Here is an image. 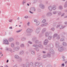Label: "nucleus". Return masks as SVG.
I'll list each match as a JSON object with an SVG mask.
<instances>
[{
    "label": "nucleus",
    "instance_id": "nucleus-38",
    "mask_svg": "<svg viewBox=\"0 0 67 67\" xmlns=\"http://www.w3.org/2000/svg\"><path fill=\"white\" fill-rule=\"evenodd\" d=\"M37 2V0H34L33 1L34 3H36Z\"/></svg>",
    "mask_w": 67,
    "mask_h": 67
},
{
    "label": "nucleus",
    "instance_id": "nucleus-44",
    "mask_svg": "<svg viewBox=\"0 0 67 67\" xmlns=\"http://www.w3.org/2000/svg\"><path fill=\"white\" fill-rule=\"evenodd\" d=\"M30 65H31V66H33V63L32 62H31L30 63Z\"/></svg>",
    "mask_w": 67,
    "mask_h": 67
},
{
    "label": "nucleus",
    "instance_id": "nucleus-42",
    "mask_svg": "<svg viewBox=\"0 0 67 67\" xmlns=\"http://www.w3.org/2000/svg\"><path fill=\"white\" fill-rule=\"evenodd\" d=\"M62 14V13L61 12H59L58 14L59 15H60Z\"/></svg>",
    "mask_w": 67,
    "mask_h": 67
},
{
    "label": "nucleus",
    "instance_id": "nucleus-33",
    "mask_svg": "<svg viewBox=\"0 0 67 67\" xmlns=\"http://www.w3.org/2000/svg\"><path fill=\"white\" fill-rule=\"evenodd\" d=\"M59 9L60 10H62L63 9V7L62 6H60L59 7Z\"/></svg>",
    "mask_w": 67,
    "mask_h": 67
},
{
    "label": "nucleus",
    "instance_id": "nucleus-17",
    "mask_svg": "<svg viewBox=\"0 0 67 67\" xmlns=\"http://www.w3.org/2000/svg\"><path fill=\"white\" fill-rule=\"evenodd\" d=\"M48 9L50 11H52V10H53V8H52V6H50L49 7Z\"/></svg>",
    "mask_w": 67,
    "mask_h": 67
},
{
    "label": "nucleus",
    "instance_id": "nucleus-26",
    "mask_svg": "<svg viewBox=\"0 0 67 67\" xmlns=\"http://www.w3.org/2000/svg\"><path fill=\"white\" fill-rule=\"evenodd\" d=\"M13 41V38H10L9 39V42H11Z\"/></svg>",
    "mask_w": 67,
    "mask_h": 67
},
{
    "label": "nucleus",
    "instance_id": "nucleus-39",
    "mask_svg": "<svg viewBox=\"0 0 67 67\" xmlns=\"http://www.w3.org/2000/svg\"><path fill=\"white\" fill-rule=\"evenodd\" d=\"M64 40L63 38H61L60 39V41H61V42H64Z\"/></svg>",
    "mask_w": 67,
    "mask_h": 67
},
{
    "label": "nucleus",
    "instance_id": "nucleus-4",
    "mask_svg": "<svg viewBox=\"0 0 67 67\" xmlns=\"http://www.w3.org/2000/svg\"><path fill=\"white\" fill-rule=\"evenodd\" d=\"M26 31L27 33H32V32L33 31V30L32 29H28Z\"/></svg>",
    "mask_w": 67,
    "mask_h": 67
},
{
    "label": "nucleus",
    "instance_id": "nucleus-49",
    "mask_svg": "<svg viewBox=\"0 0 67 67\" xmlns=\"http://www.w3.org/2000/svg\"><path fill=\"white\" fill-rule=\"evenodd\" d=\"M28 43L30 44H33V43L32 42H30V41H29L28 42Z\"/></svg>",
    "mask_w": 67,
    "mask_h": 67
},
{
    "label": "nucleus",
    "instance_id": "nucleus-31",
    "mask_svg": "<svg viewBox=\"0 0 67 67\" xmlns=\"http://www.w3.org/2000/svg\"><path fill=\"white\" fill-rule=\"evenodd\" d=\"M33 47H35L36 48H38V45H36L35 44H34L32 45Z\"/></svg>",
    "mask_w": 67,
    "mask_h": 67
},
{
    "label": "nucleus",
    "instance_id": "nucleus-35",
    "mask_svg": "<svg viewBox=\"0 0 67 67\" xmlns=\"http://www.w3.org/2000/svg\"><path fill=\"white\" fill-rule=\"evenodd\" d=\"M64 7L65 8H66L67 7V1L65 2V5Z\"/></svg>",
    "mask_w": 67,
    "mask_h": 67
},
{
    "label": "nucleus",
    "instance_id": "nucleus-40",
    "mask_svg": "<svg viewBox=\"0 0 67 67\" xmlns=\"http://www.w3.org/2000/svg\"><path fill=\"white\" fill-rule=\"evenodd\" d=\"M11 46L12 47H14V44L13 43H12L11 44Z\"/></svg>",
    "mask_w": 67,
    "mask_h": 67
},
{
    "label": "nucleus",
    "instance_id": "nucleus-48",
    "mask_svg": "<svg viewBox=\"0 0 67 67\" xmlns=\"http://www.w3.org/2000/svg\"><path fill=\"white\" fill-rule=\"evenodd\" d=\"M16 45H19V44H20V43H19V42H17L16 43Z\"/></svg>",
    "mask_w": 67,
    "mask_h": 67
},
{
    "label": "nucleus",
    "instance_id": "nucleus-15",
    "mask_svg": "<svg viewBox=\"0 0 67 67\" xmlns=\"http://www.w3.org/2000/svg\"><path fill=\"white\" fill-rule=\"evenodd\" d=\"M19 49L20 47H15L14 48V50L16 51H18V50H19Z\"/></svg>",
    "mask_w": 67,
    "mask_h": 67
},
{
    "label": "nucleus",
    "instance_id": "nucleus-58",
    "mask_svg": "<svg viewBox=\"0 0 67 67\" xmlns=\"http://www.w3.org/2000/svg\"><path fill=\"white\" fill-rule=\"evenodd\" d=\"M46 4H48V1H46Z\"/></svg>",
    "mask_w": 67,
    "mask_h": 67
},
{
    "label": "nucleus",
    "instance_id": "nucleus-46",
    "mask_svg": "<svg viewBox=\"0 0 67 67\" xmlns=\"http://www.w3.org/2000/svg\"><path fill=\"white\" fill-rule=\"evenodd\" d=\"M47 57V55H43V58H46Z\"/></svg>",
    "mask_w": 67,
    "mask_h": 67
},
{
    "label": "nucleus",
    "instance_id": "nucleus-23",
    "mask_svg": "<svg viewBox=\"0 0 67 67\" xmlns=\"http://www.w3.org/2000/svg\"><path fill=\"white\" fill-rule=\"evenodd\" d=\"M32 41L33 42L35 41H36V37H34L32 38Z\"/></svg>",
    "mask_w": 67,
    "mask_h": 67
},
{
    "label": "nucleus",
    "instance_id": "nucleus-62",
    "mask_svg": "<svg viewBox=\"0 0 67 67\" xmlns=\"http://www.w3.org/2000/svg\"><path fill=\"white\" fill-rule=\"evenodd\" d=\"M44 26V25L43 24H42L41 25V26Z\"/></svg>",
    "mask_w": 67,
    "mask_h": 67
},
{
    "label": "nucleus",
    "instance_id": "nucleus-21",
    "mask_svg": "<svg viewBox=\"0 0 67 67\" xmlns=\"http://www.w3.org/2000/svg\"><path fill=\"white\" fill-rule=\"evenodd\" d=\"M47 56L48 57H49V58H50V57H51V53H48V54H47Z\"/></svg>",
    "mask_w": 67,
    "mask_h": 67
},
{
    "label": "nucleus",
    "instance_id": "nucleus-9",
    "mask_svg": "<svg viewBox=\"0 0 67 67\" xmlns=\"http://www.w3.org/2000/svg\"><path fill=\"white\" fill-rule=\"evenodd\" d=\"M58 51L59 52H62L63 49V47H62L59 46L58 49Z\"/></svg>",
    "mask_w": 67,
    "mask_h": 67
},
{
    "label": "nucleus",
    "instance_id": "nucleus-63",
    "mask_svg": "<svg viewBox=\"0 0 67 67\" xmlns=\"http://www.w3.org/2000/svg\"><path fill=\"white\" fill-rule=\"evenodd\" d=\"M23 67H25V64H24L23 65Z\"/></svg>",
    "mask_w": 67,
    "mask_h": 67
},
{
    "label": "nucleus",
    "instance_id": "nucleus-51",
    "mask_svg": "<svg viewBox=\"0 0 67 67\" xmlns=\"http://www.w3.org/2000/svg\"><path fill=\"white\" fill-rule=\"evenodd\" d=\"M48 39L49 40H51L52 39V36H49Z\"/></svg>",
    "mask_w": 67,
    "mask_h": 67
},
{
    "label": "nucleus",
    "instance_id": "nucleus-41",
    "mask_svg": "<svg viewBox=\"0 0 67 67\" xmlns=\"http://www.w3.org/2000/svg\"><path fill=\"white\" fill-rule=\"evenodd\" d=\"M46 22V19H44L42 21V22L43 23H45Z\"/></svg>",
    "mask_w": 67,
    "mask_h": 67
},
{
    "label": "nucleus",
    "instance_id": "nucleus-32",
    "mask_svg": "<svg viewBox=\"0 0 67 67\" xmlns=\"http://www.w3.org/2000/svg\"><path fill=\"white\" fill-rule=\"evenodd\" d=\"M31 53L32 55H35V52L34 51H32L31 52Z\"/></svg>",
    "mask_w": 67,
    "mask_h": 67
},
{
    "label": "nucleus",
    "instance_id": "nucleus-11",
    "mask_svg": "<svg viewBox=\"0 0 67 67\" xmlns=\"http://www.w3.org/2000/svg\"><path fill=\"white\" fill-rule=\"evenodd\" d=\"M30 9L31 11H35V8L34 7H31Z\"/></svg>",
    "mask_w": 67,
    "mask_h": 67
},
{
    "label": "nucleus",
    "instance_id": "nucleus-53",
    "mask_svg": "<svg viewBox=\"0 0 67 67\" xmlns=\"http://www.w3.org/2000/svg\"><path fill=\"white\" fill-rule=\"evenodd\" d=\"M44 24V26H46V25H47V23H45Z\"/></svg>",
    "mask_w": 67,
    "mask_h": 67
},
{
    "label": "nucleus",
    "instance_id": "nucleus-22",
    "mask_svg": "<svg viewBox=\"0 0 67 67\" xmlns=\"http://www.w3.org/2000/svg\"><path fill=\"white\" fill-rule=\"evenodd\" d=\"M35 66H38V65H39L40 64V63L38 62H36L35 63Z\"/></svg>",
    "mask_w": 67,
    "mask_h": 67
},
{
    "label": "nucleus",
    "instance_id": "nucleus-36",
    "mask_svg": "<svg viewBox=\"0 0 67 67\" xmlns=\"http://www.w3.org/2000/svg\"><path fill=\"white\" fill-rule=\"evenodd\" d=\"M26 40V38L24 37H23L21 38V40L22 41H25Z\"/></svg>",
    "mask_w": 67,
    "mask_h": 67
},
{
    "label": "nucleus",
    "instance_id": "nucleus-50",
    "mask_svg": "<svg viewBox=\"0 0 67 67\" xmlns=\"http://www.w3.org/2000/svg\"><path fill=\"white\" fill-rule=\"evenodd\" d=\"M51 29V30H52V31H55V28H52Z\"/></svg>",
    "mask_w": 67,
    "mask_h": 67
},
{
    "label": "nucleus",
    "instance_id": "nucleus-30",
    "mask_svg": "<svg viewBox=\"0 0 67 67\" xmlns=\"http://www.w3.org/2000/svg\"><path fill=\"white\" fill-rule=\"evenodd\" d=\"M53 10H56V7L55 5H54L53 7Z\"/></svg>",
    "mask_w": 67,
    "mask_h": 67
},
{
    "label": "nucleus",
    "instance_id": "nucleus-59",
    "mask_svg": "<svg viewBox=\"0 0 67 67\" xmlns=\"http://www.w3.org/2000/svg\"><path fill=\"white\" fill-rule=\"evenodd\" d=\"M27 25H28V26H29V25H30V22H29L27 23Z\"/></svg>",
    "mask_w": 67,
    "mask_h": 67
},
{
    "label": "nucleus",
    "instance_id": "nucleus-1",
    "mask_svg": "<svg viewBox=\"0 0 67 67\" xmlns=\"http://www.w3.org/2000/svg\"><path fill=\"white\" fill-rule=\"evenodd\" d=\"M49 47H50V48L48 49V51H49L50 53L53 54L54 53V51L52 49V48L53 47V46L52 44H50L49 45Z\"/></svg>",
    "mask_w": 67,
    "mask_h": 67
},
{
    "label": "nucleus",
    "instance_id": "nucleus-37",
    "mask_svg": "<svg viewBox=\"0 0 67 67\" xmlns=\"http://www.w3.org/2000/svg\"><path fill=\"white\" fill-rule=\"evenodd\" d=\"M18 61L19 62H21L22 61V58H20L18 60Z\"/></svg>",
    "mask_w": 67,
    "mask_h": 67
},
{
    "label": "nucleus",
    "instance_id": "nucleus-3",
    "mask_svg": "<svg viewBox=\"0 0 67 67\" xmlns=\"http://www.w3.org/2000/svg\"><path fill=\"white\" fill-rule=\"evenodd\" d=\"M40 30H41V27H38L36 30V33L37 34L39 33H40Z\"/></svg>",
    "mask_w": 67,
    "mask_h": 67
},
{
    "label": "nucleus",
    "instance_id": "nucleus-6",
    "mask_svg": "<svg viewBox=\"0 0 67 67\" xmlns=\"http://www.w3.org/2000/svg\"><path fill=\"white\" fill-rule=\"evenodd\" d=\"M5 50H6V51H10L12 52V49L10 48H8L7 47H6Z\"/></svg>",
    "mask_w": 67,
    "mask_h": 67
},
{
    "label": "nucleus",
    "instance_id": "nucleus-29",
    "mask_svg": "<svg viewBox=\"0 0 67 67\" xmlns=\"http://www.w3.org/2000/svg\"><path fill=\"white\" fill-rule=\"evenodd\" d=\"M24 44H21L20 46V47H22V48H24Z\"/></svg>",
    "mask_w": 67,
    "mask_h": 67
},
{
    "label": "nucleus",
    "instance_id": "nucleus-60",
    "mask_svg": "<svg viewBox=\"0 0 67 67\" xmlns=\"http://www.w3.org/2000/svg\"><path fill=\"white\" fill-rule=\"evenodd\" d=\"M20 31H21V30H19L18 31H17L16 32H17V33H19V32H20Z\"/></svg>",
    "mask_w": 67,
    "mask_h": 67
},
{
    "label": "nucleus",
    "instance_id": "nucleus-13",
    "mask_svg": "<svg viewBox=\"0 0 67 67\" xmlns=\"http://www.w3.org/2000/svg\"><path fill=\"white\" fill-rule=\"evenodd\" d=\"M49 33L48 32H46L45 34V36L46 37H48V36H49Z\"/></svg>",
    "mask_w": 67,
    "mask_h": 67
},
{
    "label": "nucleus",
    "instance_id": "nucleus-34",
    "mask_svg": "<svg viewBox=\"0 0 67 67\" xmlns=\"http://www.w3.org/2000/svg\"><path fill=\"white\" fill-rule=\"evenodd\" d=\"M40 24V22L39 21H37L36 23V25L38 26V25Z\"/></svg>",
    "mask_w": 67,
    "mask_h": 67
},
{
    "label": "nucleus",
    "instance_id": "nucleus-19",
    "mask_svg": "<svg viewBox=\"0 0 67 67\" xmlns=\"http://www.w3.org/2000/svg\"><path fill=\"white\" fill-rule=\"evenodd\" d=\"M24 51L22 50L20 51L19 52V54H20V55H23L24 53Z\"/></svg>",
    "mask_w": 67,
    "mask_h": 67
},
{
    "label": "nucleus",
    "instance_id": "nucleus-24",
    "mask_svg": "<svg viewBox=\"0 0 67 67\" xmlns=\"http://www.w3.org/2000/svg\"><path fill=\"white\" fill-rule=\"evenodd\" d=\"M58 36V34H55L53 35V38H55V37H56Z\"/></svg>",
    "mask_w": 67,
    "mask_h": 67
},
{
    "label": "nucleus",
    "instance_id": "nucleus-43",
    "mask_svg": "<svg viewBox=\"0 0 67 67\" xmlns=\"http://www.w3.org/2000/svg\"><path fill=\"white\" fill-rule=\"evenodd\" d=\"M57 13V11H54L53 12V13L54 14H56Z\"/></svg>",
    "mask_w": 67,
    "mask_h": 67
},
{
    "label": "nucleus",
    "instance_id": "nucleus-64",
    "mask_svg": "<svg viewBox=\"0 0 67 67\" xmlns=\"http://www.w3.org/2000/svg\"><path fill=\"white\" fill-rule=\"evenodd\" d=\"M13 67H17V66H16V65H15L13 66Z\"/></svg>",
    "mask_w": 67,
    "mask_h": 67
},
{
    "label": "nucleus",
    "instance_id": "nucleus-18",
    "mask_svg": "<svg viewBox=\"0 0 67 67\" xmlns=\"http://www.w3.org/2000/svg\"><path fill=\"white\" fill-rule=\"evenodd\" d=\"M26 67H30V63L28 62H27L26 63Z\"/></svg>",
    "mask_w": 67,
    "mask_h": 67
},
{
    "label": "nucleus",
    "instance_id": "nucleus-12",
    "mask_svg": "<svg viewBox=\"0 0 67 67\" xmlns=\"http://www.w3.org/2000/svg\"><path fill=\"white\" fill-rule=\"evenodd\" d=\"M55 46L57 48H58L59 46V42H58L57 41L55 43Z\"/></svg>",
    "mask_w": 67,
    "mask_h": 67
},
{
    "label": "nucleus",
    "instance_id": "nucleus-2",
    "mask_svg": "<svg viewBox=\"0 0 67 67\" xmlns=\"http://www.w3.org/2000/svg\"><path fill=\"white\" fill-rule=\"evenodd\" d=\"M46 31V28H43L42 29L41 32V33L39 35V37H42L43 35H44V32H45Z\"/></svg>",
    "mask_w": 67,
    "mask_h": 67
},
{
    "label": "nucleus",
    "instance_id": "nucleus-54",
    "mask_svg": "<svg viewBox=\"0 0 67 67\" xmlns=\"http://www.w3.org/2000/svg\"><path fill=\"white\" fill-rule=\"evenodd\" d=\"M9 22H12V19H9Z\"/></svg>",
    "mask_w": 67,
    "mask_h": 67
},
{
    "label": "nucleus",
    "instance_id": "nucleus-10",
    "mask_svg": "<svg viewBox=\"0 0 67 67\" xmlns=\"http://www.w3.org/2000/svg\"><path fill=\"white\" fill-rule=\"evenodd\" d=\"M52 15V13L51 12L48 13L46 14V15L47 16H51V15Z\"/></svg>",
    "mask_w": 67,
    "mask_h": 67
},
{
    "label": "nucleus",
    "instance_id": "nucleus-8",
    "mask_svg": "<svg viewBox=\"0 0 67 67\" xmlns=\"http://www.w3.org/2000/svg\"><path fill=\"white\" fill-rule=\"evenodd\" d=\"M40 8H41V9H44V8H45L44 5L42 4H40Z\"/></svg>",
    "mask_w": 67,
    "mask_h": 67
},
{
    "label": "nucleus",
    "instance_id": "nucleus-57",
    "mask_svg": "<svg viewBox=\"0 0 67 67\" xmlns=\"http://www.w3.org/2000/svg\"><path fill=\"white\" fill-rule=\"evenodd\" d=\"M42 53L43 54H45V53H46V51H42Z\"/></svg>",
    "mask_w": 67,
    "mask_h": 67
},
{
    "label": "nucleus",
    "instance_id": "nucleus-47",
    "mask_svg": "<svg viewBox=\"0 0 67 67\" xmlns=\"http://www.w3.org/2000/svg\"><path fill=\"white\" fill-rule=\"evenodd\" d=\"M47 67H52V65L49 64L48 65Z\"/></svg>",
    "mask_w": 67,
    "mask_h": 67
},
{
    "label": "nucleus",
    "instance_id": "nucleus-20",
    "mask_svg": "<svg viewBox=\"0 0 67 67\" xmlns=\"http://www.w3.org/2000/svg\"><path fill=\"white\" fill-rule=\"evenodd\" d=\"M49 48V45H47L46 47L45 48V49L46 50H47V49H48Z\"/></svg>",
    "mask_w": 67,
    "mask_h": 67
},
{
    "label": "nucleus",
    "instance_id": "nucleus-25",
    "mask_svg": "<svg viewBox=\"0 0 67 67\" xmlns=\"http://www.w3.org/2000/svg\"><path fill=\"white\" fill-rule=\"evenodd\" d=\"M14 57L16 59H18L19 58V56L17 55H16L14 56Z\"/></svg>",
    "mask_w": 67,
    "mask_h": 67
},
{
    "label": "nucleus",
    "instance_id": "nucleus-5",
    "mask_svg": "<svg viewBox=\"0 0 67 67\" xmlns=\"http://www.w3.org/2000/svg\"><path fill=\"white\" fill-rule=\"evenodd\" d=\"M48 40L47 39H46L44 41V45H47V43H48Z\"/></svg>",
    "mask_w": 67,
    "mask_h": 67
},
{
    "label": "nucleus",
    "instance_id": "nucleus-28",
    "mask_svg": "<svg viewBox=\"0 0 67 67\" xmlns=\"http://www.w3.org/2000/svg\"><path fill=\"white\" fill-rule=\"evenodd\" d=\"M34 50H36L37 52H38L40 51V49L38 48H34Z\"/></svg>",
    "mask_w": 67,
    "mask_h": 67
},
{
    "label": "nucleus",
    "instance_id": "nucleus-45",
    "mask_svg": "<svg viewBox=\"0 0 67 67\" xmlns=\"http://www.w3.org/2000/svg\"><path fill=\"white\" fill-rule=\"evenodd\" d=\"M56 38L57 40H59L60 38V37H59V35H58V37H57Z\"/></svg>",
    "mask_w": 67,
    "mask_h": 67
},
{
    "label": "nucleus",
    "instance_id": "nucleus-52",
    "mask_svg": "<svg viewBox=\"0 0 67 67\" xmlns=\"http://www.w3.org/2000/svg\"><path fill=\"white\" fill-rule=\"evenodd\" d=\"M24 18H25V19H27L29 18V17L27 16H26L24 17Z\"/></svg>",
    "mask_w": 67,
    "mask_h": 67
},
{
    "label": "nucleus",
    "instance_id": "nucleus-27",
    "mask_svg": "<svg viewBox=\"0 0 67 67\" xmlns=\"http://www.w3.org/2000/svg\"><path fill=\"white\" fill-rule=\"evenodd\" d=\"M35 43L36 45H38V44H39L38 40H36V41L35 42Z\"/></svg>",
    "mask_w": 67,
    "mask_h": 67
},
{
    "label": "nucleus",
    "instance_id": "nucleus-55",
    "mask_svg": "<svg viewBox=\"0 0 67 67\" xmlns=\"http://www.w3.org/2000/svg\"><path fill=\"white\" fill-rule=\"evenodd\" d=\"M34 21L35 22H36V23L37 22V20H36V19L34 20Z\"/></svg>",
    "mask_w": 67,
    "mask_h": 67
},
{
    "label": "nucleus",
    "instance_id": "nucleus-14",
    "mask_svg": "<svg viewBox=\"0 0 67 67\" xmlns=\"http://www.w3.org/2000/svg\"><path fill=\"white\" fill-rule=\"evenodd\" d=\"M38 46V47H39V48H41V49H43L44 48L43 46L41 44H39Z\"/></svg>",
    "mask_w": 67,
    "mask_h": 67
},
{
    "label": "nucleus",
    "instance_id": "nucleus-16",
    "mask_svg": "<svg viewBox=\"0 0 67 67\" xmlns=\"http://www.w3.org/2000/svg\"><path fill=\"white\" fill-rule=\"evenodd\" d=\"M66 26H64L63 27V26L62 25H60L59 26V29H63L64 27H65Z\"/></svg>",
    "mask_w": 67,
    "mask_h": 67
},
{
    "label": "nucleus",
    "instance_id": "nucleus-7",
    "mask_svg": "<svg viewBox=\"0 0 67 67\" xmlns=\"http://www.w3.org/2000/svg\"><path fill=\"white\" fill-rule=\"evenodd\" d=\"M4 43L7 45H8V44H9V42H8V40H4Z\"/></svg>",
    "mask_w": 67,
    "mask_h": 67
},
{
    "label": "nucleus",
    "instance_id": "nucleus-56",
    "mask_svg": "<svg viewBox=\"0 0 67 67\" xmlns=\"http://www.w3.org/2000/svg\"><path fill=\"white\" fill-rule=\"evenodd\" d=\"M41 58H38L37 59V60H41Z\"/></svg>",
    "mask_w": 67,
    "mask_h": 67
},
{
    "label": "nucleus",
    "instance_id": "nucleus-61",
    "mask_svg": "<svg viewBox=\"0 0 67 67\" xmlns=\"http://www.w3.org/2000/svg\"><path fill=\"white\" fill-rule=\"evenodd\" d=\"M64 14H64V13H63V14H62L61 15V16H64Z\"/></svg>",
    "mask_w": 67,
    "mask_h": 67
}]
</instances>
